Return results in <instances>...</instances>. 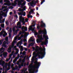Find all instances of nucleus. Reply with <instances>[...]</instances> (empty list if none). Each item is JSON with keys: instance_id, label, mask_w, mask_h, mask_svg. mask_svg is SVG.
Masks as SVG:
<instances>
[{"instance_id": "nucleus-9", "label": "nucleus", "mask_w": 73, "mask_h": 73, "mask_svg": "<svg viewBox=\"0 0 73 73\" xmlns=\"http://www.w3.org/2000/svg\"><path fill=\"white\" fill-rule=\"evenodd\" d=\"M35 29H36V28L34 27L32 29V27H30V29H29V31H31L32 32L35 31Z\"/></svg>"}, {"instance_id": "nucleus-54", "label": "nucleus", "mask_w": 73, "mask_h": 73, "mask_svg": "<svg viewBox=\"0 0 73 73\" xmlns=\"http://www.w3.org/2000/svg\"><path fill=\"white\" fill-rule=\"evenodd\" d=\"M13 57L14 58H15V54H14L13 55Z\"/></svg>"}, {"instance_id": "nucleus-34", "label": "nucleus", "mask_w": 73, "mask_h": 73, "mask_svg": "<svg viewBox=\"0 0 73 73\" xmlns=\"http://www.w3.org/2000/svg\"><path fill=\"white\" fill-rule=\"evenodd\" d=\"M8 8V6H4L3 7V9H5V8Z\"/></svg>"}, {"instance_id": "nucleus-32", "label": "nucleus", "mask_w": 73, "mask_h": 73, "mask_svg": "<svg viewBox=\"0 0 73 73\" xmlns=\"http://www.w3.org/2000/svg\"><path fill=\"white\" fill-rule=\"evenodd\" d=\"M19 19H24V18L23 17V16L22 15H21V16H19Z\"/></svg>"}, {"instance_id": "nucleus-14", "label": "nucleus", "mask_w": 73, "mask_h": 73, "mask_svg": "<svg viewBox=\"0 0 73 73\" xmlns=\"http://www.w3.org/2000/svg\"><path fill=\"white\" fill-rule=\"evenodd\" d=\"M5 19H3V20H1V19H0V23H4L5 21Z\"/></svg>"}, {"instance_id": "nucleus-7", "label": "nucleus", "mask_w": 73, "mask_h": 73, "mask_svg": "<svg viewBox=\"0 0 73 73\" xmlns=\"http://www.w3.org/2000/svg\"><path fill=\"white\" fill-rule=\"evenodd\" d=\"M41 23L43 24V25L41 24L40 27L41 28H43V27H45V24L43 23V21H42L41 22Z\"/></svg>"}, {"instance_id": "nucleus-13", "label": "nucleus", "mask_w": 73, "mask_h": 73, "mask_svg": "<svg viewBox=\"0 0 73 73\" xmlns=\"http://www.w3.org/2000/svg\"><path fill=\"white\" fill-rule=\"evenodd\" d=\"M1 50L2 51L1 52V53H4V49L3 47H2L1 48Z\"/></svg>"}, {"instance_id": "nucleus-64", "label": "nucleus", "mask_w": 73, "mask_h": 73, "mask_svg": "<svg viewBox=\"0 0 73 73\" xmlns=\"http://www.w3.org/2000/svg\"><path fill=\"white\" fill-rule=\"evenodd\" d=\"M33 3H30L31 6H33Z\"/></svg>"}, {"instance_id": "nucleus-23", "label": "nucleus", "mask_w": 73, "mask_h": 73, "mask_svg": "<svg viewBox=\"0 0 73 73\" xmlns=\"http://www.w3.org/2000/svg\"><path fill=\"white\" fill-rule=\"evenodd\" d=\"M39 25V24H38V26H37V28L38 29H41V28H40V26Z\"/></svg>"}, {"instance_id": "nucleus-4", "label": "nucleus", "mask_w": 73, "mask_h": 73, "mask_svg": "<svg viewBox=\"0 0 73 73\" xmlns=\"http://www.w3.org/2000/svg\"><path fill=\"white\" fill-rule=\"evenodd\" d=\"M44 31L45 33H44V31L41 30V29H40V30L38 31V33L39 35H42V34H44V35H47V32L46 29H45Z\"/></svg>"}, {"instance_id": "nucleus-10", "label": "nucleus", "mask_w": 73, "mask_h": 73, "mask_svg": "<svg viewBox=\"0 0 73 73\" xmlns=\"http://www.w3.org/2000/svg\"><path fill=\"white\" fill-rule=\"evenodd\" d=\"M4 3H6L7 4H8L9 5L10 4H12V3H10L11 2L9 0H4Z\"/></svg>"}, {"instance_id": "nucleus-52", "label": "nucleus", "mask_w": 73, "mask_h": 73, "mask_svg": "<svg viewBox=\"0 0 73 73\" xmlns=\"http://www.w3.org/2000/svg\"><path fill=\"white\" fill-rule=\"evenodd\" d=\"M7 14H4V15H3V17H7Z\"/></svg>"}, {"instance_id": "nucleus-30", "label": "nucleus", "mask_w": 73, "mask_h": 73, "mask_svg": "<svg viewBox=\"0 0 73 73\" xmlns=\"http://www.w3.org/2000/svg\"><path fill=\"white\" fill-rule=\"evenodd\" d=\"M1 27H2V28H4L5 27V25H4V24H2L1 25Z\"/></svg>"}, {"instance_id": "nucleus-25", "label": "nucleus", "mask_w": 73, "mask_h": 73, "mask_svg": "<svg viewBox=\"0 0 73 73\" xmlns=\"http://www.w3.org/2000/svg\"><path fill=\"white\" fill-rule=\"evenodd\" d=\"M22 48H20L21 52H23V51L24 50V48L23 47V46H21Z\"/></svg>"}, {"instance_id": "nucleus-60", "label": "nucleus", "mask_w": 73, "mask_h": 73, "mask_svg": "<svg viewBox=\"0 0 73 73\" xmlns=\"http://www.w3.org/2000/svg\"><path fill=\"white\" fill-rule=\"evenodd\" d=\"M17 25H20V22L18 23Z\"/></svg>"}, {"instance_id": "nucleus-38", "label": "nucleus", "mask_w": 73, "mask_h": 73, "mask_svg": "<svg viewBox=\"0 0 73 73\" xmlns=\"http://www.w3.org/2000/svg\"><path fill=\"white\" fill-rule=\"evenodd\" d=\"M25 33V30H23L22 32V34H24V33Z\"/></svg>"}, {"instance_id": "nucleus-35", "label": "nucleus", "mask_w": 73, "mask_h": 73, "mask_svg": "<svg viewBox=\"0 0 73 73\" xmlns=\"http://www.w3.org/2000/svg\"><path fill=\"white\" fill-rule=\"evenodd\" d=\"M22 54L23 55H25L26 54V52H25V51H24Z\"/></svg>"}, {"instance_id": "nucleus-45", "label": "nucleus", "mask_w": 73, "mask_h": 73, "mask_svg": "<svg viewBox=\"0 0 73 73\" xmlns=\"http://www.w3.org/2000/svg\"><path fill=\"white\" fill-rule=\"evenodd\" d=\"M19 31V29L15 31V33H17V31Z\"/></svg>"}, {"instance_id": "nucleus-3", "label": "nucleus", "mask_w": 73, "mask_h": 73, "mask_svg": "<svg viewBox=\"0 0 73 73\" xmlns=\"http://www.w3.org/2000/svg\"><path fill=\"white\" fill-rule=\"evenodd\" d=\"M43 52H39L37 54V56H38L39 58L42 59L43 57L45 56L46 52H45V48L44 47L43 49Z\"/></svg>"}, {"instance_id": "nucleus-53", "label": "nucleus", "mask_w": 73, "mask_h": 73, "mask_svg": "<svg viewBox=\"0 0 73 73\" xmlns=\"http://www.w3.org/2000/svg\"><path fill=\"white\" fill-rule=\"evenodd\" d=\"M25 21L26 22H28V19H25Z\"/></svg>"}, {"instance_id": "nucleus-50", "label": "nucleus", "mask_w": 73, "mask_h": 73, "mask_svg": "<svg viewBox=\"0 0 73 73\" xmlns=\"http://www.w3.org/2000/svg\"><path fill=\"white\" fill-rule=\"evenodd\" d=\"M2 46L3 47H4L5 48H7V45H3V46Z\"/></svg>"}, {"instance_id": "nucleus-33", "label": "nucleus", "mask_w": 73, "mask_h": 73, "mask_svg": "<svg viewBox=\"0 0 73 73\" xmlns=\"http://www.w3.org/2000/svg\"><path fill=\"white\" fill-rule=\"evenodd\" d=\"M22 30H24V29H25V26H23L21 28Z\"/></svg>"}, {"instance_id": "nucleus-22", "label": "nucleus", "mask_w": 73, "mask_h": 73, "mask_svg": "<svg viewBox=\"0 0 73 73\" xmlns=\"http://www.w3.org/2000/svg\"><path fill=\"white\" fill-rule=\"evenodd\" d=\"M6 44H7V42L6 41H4L3 42L2 46L3 45H6Z\"/></svg>"}, {"instance_id": "nucleus-2", "label": "nucleus", "mask_w": 73, "mask_h": 73, "mask_svg": "<svg viewBox=\"0 0 73 73\" xmlns=\"http://www.w3.org/2000/svg\"><path fill=\"white\" fill-rule=\"evenodd\" d=\"M34 63L35 64L36 67H35L34 66H32V64L31 65V67L32 68H33L34 69H33V73H37L38 70V68H39V66H40L41 65V62H37V61L36 62H34Z\"/></svg>"}, {"instance_id": "nucleus-43", "label": "nucleus", "mask_w": 73, "mask_h": 73, "mask_svg": "<svg viewBox=\"0 0 73 73\" xmlns=\"http://www.w3.org/2000/svg\"><path fill=\"white\" fill-rule=\"evenodd\" d=\"M19 1V0H15L14 1L15 3H17V2L18 1H18Z\"/></svg>"}, {"instance_id": "nucleus-49", "label": "nucleus", "mask_w": 73, "mask_h": 73, "mask_svg": "<svg viewBox=\"0 0 73 73\" xmlns=\"http://www.w3.org/2000/svg\"><path fill=\"white\" fill-rule=\"evenodd\" d=\"M27 39H24L23 40L24 42H27Z\"/></svg>"}, {"instance_id": "nucleus-48", "label": "nucleus", "mask_w": 73, "mask_h": 73, "mask_svg": "<svg viewBox=\"0 0 73 73\" xmlns=\"http://www.w3.org/2000/svg\"><path fill=\"white\" fill-rule=\"evenodd\" d=\"M5 70V66H3V71Z\"/></svg>"}, {"instance_id": "nucleus-61", "label": "nucleus", "mask_w": 73, "mask_h": 73, "mask_svg": "<svg viewBox=\"0 0 73 73\" xmlns=\"http://www.w3.org/2000/svg\"><path fill=\"white\" fill-rule=\"evenodd\" d=\"M21 65L20 64L19 65L18 67L19 68H21Z\"/></svg>"}, {"instance_id": "nucleus-24", "label": "nucleus", "mask_w": 73, "mask_h": 73, "mask_svg": "<svg viewBox=\"0 0 73 73\" xmlns=\"http://www.w3.org/2000/svg\"><path fill=\"white\" fill-rule=\"evenodd\" d=\"M14 52H15V51H13V52H12V54H10L9 56V57L10 58H11L12 56V54H13V53H14Z\"/></svg>"}, {"instance_id": "nucleus-47", "label": "nucleus", "mask_w": 73, "mask_h": 73, "mask_svg": "<svg viewBox=\"0 0 73 73\" xmlns=\"http://www.w3.org/2000/svg\"><path fill=\"white\" fill-rule=\"evenodd\" d=\"M9 32H10V33H11V32H12V28H11L10 29Z\"/></svg>"}, {"instance_id": "nucleus-40", "label": "nucleus", "mask_w": 73, "mask_h": 73, "mask_svg": "<svg viewBox=\"0 0 73 73\" xmlns=\"http://www.w3.org/2000/svg\"><path fill=\"white\" fill-rule=\"evenodd\" d=\"M17 58H19V57H20V55H19V54H18L17 55V57H16Z\"/></svg>"}, {"instance_id": "nucleus-46", "label": "nucleus", "mask_w": 73, "mask_h": 73, "mask_svg": "<svg viewBox=\"0 0 73 73\" xmlns=\"http://www.w3.org/2000/svg\"><path fill=\"white\" fill-rule=\"evenodd\" d=\"M17 59H19V58H17V57H16V58H15L14 60H15L16 61H17Z\"/></svg>"}, {"instance_id": "nucleus-37", "label": "nucleus", "mask_w": 73, "mask_h": 73, "mask_svg": "<svg viewBox=\"0 0 73 73\" xmlns=\"http://www.w3.org/2000/svg\"><path fill=\"white\" fill-rule=\"evenodd\" d=\"M9 37H11V33H9Z\"/></svg>"}, {"instance_id": "nucleus-42", "label": "nucleus", "mask_w": 73, "mask_h": 73, "mask_svg": "<svg viewBox=\"0 0 73 73\" xmlns=\"http://www.w3.org/2000/svg\"><path fill=\"white\" fill-rule=\"evenodd\" d=\"M5 41H8V37H6L5 39Z\"/></svg>"}, {"instance_id": "nucleus-59", "label": "nucleus", "mask_w": 73, "mask_h": 73, "mask_svg": "<svg viewBox=\"0 0 73 73\" xmlns=\"http://www.w3.org/2000/svg\"><path fill=\"white\" fill-rule=\"evenodd\" d=\"M33 50H36V49L35 48V47H33Z\"/></svg>"}, {"instance_id": "nucleus-29", "label": "nucleus", "mask_w": 73, "mask_h": 73, "mask_svg": "<svg viewBox=\"0 0 73 73\" xmlns=\"http://www.w3.org/2000/svg\"><path fill=\"white\" fill-rule=\"evenodd\" d=\"M34 59H35V57L33 56L31 59L32 62H34Z\"/></svg>"}, {"instance_id": "nucleus-57", "label": "nucleus", "mask_w": 73, "mask_h": 73, "mask_svg": "<svg viewBox=\"0 0 73 73\" xmlns=\"http://www.w3.org/2000/svg\"><path fill=\"white\" fill-rule=\"evenodd\" d=\"M10 8H11V9H13V8H14V7H13L11 6V7H10Z\"/></svg>"}, {"instance_id": "nucleus-26", "label": "nucleus", "mask_w": 73, "mask_h": 73, "mask_svg": "<svg viewBox=\"0 0 73 73\" xmlns=\"http://www.w3.org/2000/svg\"><path fill=\"white\" fill-rule=\"evenodd\" d=\"M45 1V0H43L40 3V5H42V4H43V3H44Z\"/></svg>"}, {"instance_id": "nucleus-20", "label": "nucleus", "mask_w": 73, "mask_h": 73, "mask_svg": "<svg viewBox=\"0 0 73 73\" xmlns=\"http://www.w3.org/2000/svg\"><path fill=\"white\" fill-rule=\"evenodd\" d=\"M25 4H26V1H25L24 2V3H23L22 4V3L21 5L23 7L25 5Z\"/></svg>"}, {"instance_id": "nucleus-36", "label": "nucleus", "mask_w": 73, "mask_h": 73, "mask_svg": "<svg viewBox=\"0 0 73 73\" xmlns=\"http://www.w3.org/2000/svg\"><path fill=\"white\" fill-rule=\"evenodd\" d=\"M19 62L21 63L22 62V59L21 58H20L19 60Z\"/></svg>"}, {"instance_id": "nucleus-11", "label": "nucleus", "mask_w": 73, "mask_h": 73, "mask_svg": "<svg viewBox=\"0 0 73 73\" xmlns=\"http://www.w3.org/2000/svg\"><path fill=\"white\" fill-rule=\"evenodd\" d=\"M19 20L20 22H22L23 23H25V22H24L25 19H19Z\"/></svg>"}, {"instance_id": "nucleus-44", "label": "nucleus", "mask_w": 73, "mask_h": 73, "mask_svg": "<svg viewBox=\"0 0 73 73\" xmlns=\"http://www.w3.org/2000/svg\"><path fill=\"white\" fill-rule=\"evenodd\" d=\"M13 32H15V31H16V30H15V28H13Z\"/></svg>"}, {"instance_id": "nucleus-19", "label": "nucleus", "mask_w": 73, "mask_h": 73, "mask_svg": "<svg viewBox=\"0 0 73 73\" xmlns=\"http://www.w3.org/2000/svg\"><path fill=\"white\" fill-rule=\"evenodd\" d=\"M7 66H8L9 67V68H7L6 69L7 70H10V69H11V68H10V66H11V65L9 64H8L7 65Z\"/></svg>"}, {"instance_id": "nucleus-51", "label": "nucleus", "mask_w": 73, "mask_h": 73, "mask_svg": "<svg viewBox=\"0 0 73 73\" xmlns=\"http://www.w3.org/2000/svg\"><path fill=\"white\" fill-rule=\"evenodd\" d=\"M31 13H33L34 12V10L33 9H32L31 11H30Z\"/></svg>"}, {"instance_id": "nucleus-31", "label": "nucleus", "mask_w": 73, "mask_h": 73, "mask_svg": "<svg viewBox=\"0 0 73 73\" xmlns=\"http://www.w3.org/2000/svg\"><path fill=\"white\" fill-rule=\"evenodd\" d=\"M23 37H24L23 35H21V37H20V38L19 40H20V39H21V38H23Z\"/></svg>"}, {"instance_id": "nucleus-6", "label": "nucleus", "mask_w": 73, "mask_h": 73, "mask_svg": "<svg viewBox=\"0 0 73 73\" xmlns=\"http://www.w3.org/2000/svg\"><path fill=\"white\" fill-rule=\"evenodd\" d=\"M23 2V0H19L18 2V5H21Z\"/></svg>"}, {"instance_id": "nucleus-1", "label": "nucleus", "mask_w": 73, "mask_h": 73, "mask_svg": "<svg viewBox=\"0 0 73 73\" xmlns=\"http://www.w3.org/2000/svg\"><path fill=\"white\" fill-rule=\"evenodd\" d=\"M43 37H41L39 39L37 40V42H42L41 44V45L43 46L44 45H46L48 43V40L49 38H48V35H43Z\"/></svg>"}, {"instance_id": "nucleus-17", "label": "nucleus", "mask_w": 73, "mask_h": 73, "mask_svg": "<svg viewBox=\"0 0 73 73\" xmlns=\"http://www.w3.org/2000/svg\"><path fill=\"white\" fill-rule=\"evenodd\" d=\"M4 5H6L7 6H11V5H12V4H10L9 5L6 2V3H4Z\"/></svg>"}, {"instance_id": "nucleus-15", "label": "nucleus", "mask_w": 73, "mask_h": 73, "mask_svg": "<svg viewBox=\"0 0 73 73\" xmlns=\"http://www.w3.org/2000/svg\"><path fill=\"white\" fill-rule=\"evenodd\" d=\"M11 50H12V48L10 47L7 50V51L9 53H11Z\"/></svg>"}, {"instance_id": "nucleus-5", "label": "nucleus", "mask_w": 73, "mask_h": 73, "mask_svg": "<svg viewBox=\"0 0 73 73\" xmlns=\"http://www.w3.org/2000/svg\"><path fill=\"white\" fill-rule=\"evenodd\" d=\"M5 61H2V60H0V65H1L2 66H5L4 65H5Z\"/></svg>"}, {"instance_id": "nucleus-27", "label": "nucleus", "mask_w": 73, "mask_h": 73, "mask_svg": "<svg viewBox=\"0 0 73 73\" xmlns=\"http://www.w3.org/2000/svg\"><path fill=\"white\" fill-rule=\"evenodd\" d=\"M17 3H12V6H16V5H17Z\"/></svg>"}, {"instance_id": "nucleus-62", "label": "nucleus", "mask_w": 73, "mask_h": 73, "mask_svg": "<svg viewBox=\"0 0 73 73\" xmlns=\"http://www.w3.org/2000/svg\"><path fill=\"white\" fill-rule=\"evenodd\" d=\"M3 0H0V3H3Z\"/></svg>"}, {"instance_id": "nucleus-56", "label": "nucleus", "mask_w": 73, "mask_h": 73, "mask_svg": "<svg viewBox=\"0 0 73 73\" xmlns=\"http://www.w3.org/2000/svg\"><path fill=\"white\" fill-rule=\"evenodd\" d=\"M21 34H22V32L21 31H20L19 33V35H21Z\"/></svg>"}, {"instance_id": "nucleus-63", "label": "nucleus", "mask_w": 73, "mask_h": 73, "mask_svg": "<svg viewBox=\"0 0 73 73\" xmlns=\"http://www.w3.org/2000/svg\"><path fill=\"white\" fill-rule=\"evenodd\" d=\"M16 62V61L15 60H13V63H15Z\"/></svg>"}, {"instance_id": "nucleus-12", "label": "nucleus", "mask_w": 73, "mask_h": 73, "mask_svg": "<svg viewBox=\"0 0 73 73\" xmlns=\"http://www.w3.org/2000/svg\"><path fill=\"white\" fill-rule=\"evenodd\" d=\"M18 9L19 12H24V11H25L26 9H22L21 8H19Z\"/></svg>"}, {"instance_id": "nucleus-58", "label": "nucleus", "mask_w": 73, "mask_h": 73, "mask_svg": "<svg viewBox=\"0 0 73 73\" xmlns=\"http://www.w3.org/2000/svg\"><path fill=\"white\" fill-rule=\"evenodd\" d=\"M21 66H24V63H22L21 64Z\"/></svg>"}, {"instance_id": "nucleus-41", "label": "nucleus", "mask_w": 73, "mask_h": 73, "mask_svg": "<svg viewBox=\"0 0 73 73\" xmlns=\"http://www.w3.org/2000/svg\"><path fill=\"white\" fill-rule=\"evenodd\" d=\"M8 8H6V9L3 10V11H4V12H5V11H7V10H8Z\"/></svg>"}, {"instance_id": "nucleus-39", "label": "nucleus", "mask_w": 73, "mask_h": 73, "mask_svg": "<svg viewBox=\"0 0 73 73\" xmlns=\"http://www.w3.org/2000/svg\"><path fill=\"white\" fill-rule=\"evenodd\" d=\"M22 63H24L25 62V59H23L22 60Z\"/></svg>"}, {"instance_id": "nucleus-18", "label": "nucleus", "mask_w": 73, "mask_h": 73, "mask_svg": "<svg viewBox=\"0 0 73 73\" xmlns=\"http://www.w3.org/2000/svg\"><path fill=\"white\" fill-rule=\"evenodd\" d=\"M7 54H8V53H7V52H6L4 54L3 53L4 57H6L7 56Z\"/></svg>"}, {"instance_id": "nucleus-21", "label": "nucleus", "mask_w": 73, "mask_h": 73, "mask_svg": "<svg viewBox=\"0 0 73 73\" xmlns=\"http://www.w3.org/2000/svg\"><path fill=\"white\" fill-rule=\"evenodd\" d=\"M27 17L28 18H32L33 17V16L32 15H27Z\"/></svg>"}, {"instance_id": "nucleus-8", "label": "nucleus", "mask_w": 73, "mask_h": 73, "mask_svg": "<svg viewBox=\"0 0 73 73\" xmlns=\"http://www.w3.org/2000/svg\"><path fill=\"white\" fill-rule=\"evenodd\" d=\"M26 15V13H25V12H24V13H23V12H21L19 13V15L20 16V15H23L24 16H25Z\"/></svg>"}, {"instance_id": "nucleus-55", "label": "nucleus", "mask_w": 73, "mask_h": 73, "mask_svg": "<svg viewBox=\"0 0 73 73\" xmlns=\"http://www.w3.org/2000/svg\"><path fill=\"white\" fill-rule=\"evenodd\" d=\"M15 69H18V66H15Z\"/></svg>"}, {"instance_id": "nucleus-28", "label": "nucleus", "mask_w": 73, "mask_h": 73, "mask_svg": "<svg viewBox=\"0 0 73 73\" xmlns=\"http://www.w3.org/2000/svg\"><path fill=\"white\" fill-rule=\"evenodd\" d=\"M3 41H4V39H2L1 40H0V44H2V43H3Z\"/></svg>"}, {"instance_id": "nucleus-16", "label": "nucleus", "mask_w": 73, "mask_h": 73, "mask_svg": "<svg viewBox=\"0 0 73 73\" xmlns=\"http://www.w3.org/2000/svg\"><path fill=\"white\" fill-rule=\"evenodd\" d=\"M33 45H34V44H33V42H32L30 44H29L28 46V48H30V47H31V46H33Z\"/></svg>"}]
</instances>
